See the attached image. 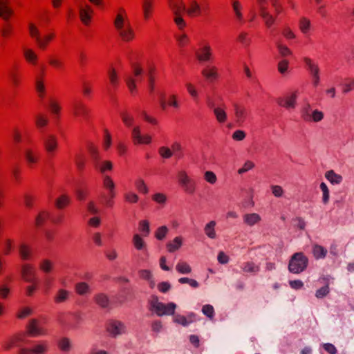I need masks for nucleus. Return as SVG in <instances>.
Listing matches in <instances>:
<instances>
[{
  "label": "nucleus",
  "mask_w": 354,
  "mask_h": 354,
  "mask_svg": "<svg viewBox=\"0 0 354 354\" xmlns=\"http://www.w3.org/2000/svg\"><path fill=\"white\" fill-rule=\"evenodd\" d=\"M113 26L122 41L131 42L136 38L134 29L124 8L118 9L113 20Z\"/></svg>",
  "instance_id": "f257e3e1"
},
{
  "label": "nucleus",
  "mask_w": 354,
  "mask_h": 354,
  "mask_svg": "<svg viewBox=\"0 0 354 354\" xmlns=\"http://www.w3.org/2000/svg\"><path fill=\"white\" fill-rule=\"evenodd\" d=\"M102 186L104 190L100 195L102 200V204L106 207H113L114 205V199L117 196L116 185L113 178L108 175H104L102 178Z\"/></svg>",
  "instance_id": "f03ea898"
},
{
  "label": "nucleus",
  "mask_w": 354,
  "mask_h": 354,
  "mask_svg": "<svg viewBox=\"0 0 354 354\" xmlns=\"http://www.w3.org/2000/svg\"><path fill=\"white\" fill-rule=\"evenodd\" d=\"M28 30L29 36L41 50H45L55 38V33L53 32H49L41 35L38 26L32 22L28 24Z\"/></svg>",
  "instance_id": "7ed1b4c3"
},
{
  "label": "nucleus",
  "mask_w": 354,
  "mask_h": 354,
  "mask_svg": "<svg viewBox=\"0 0 354 354\" xmlns=\"http://www.w3.org/2000/svg\"><path fill=\"white\" fill-rule=\"evenodd\" d=\"M148 303L149 310L154 312L159 317L174 315L176 308L174 303L165 304L159 301L158 297L156 295H151Z\"/></svg>",
  "instance_id": "20e7f679"
},
{
  "label": "nucleus",
  "mask_w": 354,
  "mask_h": 354,
  "mask_svg": "<svg viewBox=\"0 0 354 354\" xmlns=\"http://www.w3.org/2000/svg\"><path fill=\"white\" fill-rule=\"evenodd\" d=\"M41 152L36 145L31 140L26 142L24 149L25 162L29 168L36 167L41 161Z\"/></svg>",
  "instance_id": "39448f33"
},
{
  "label": "nucleus",
  "mask_w": 354,
  "mask_h": 354,
  "mask_svg": "<svg viewBox=\"0 0 354 354\" xmlns=\"http://www.w3.org/2000/svg\"><path fill=\"white\" fill-rule=\"evenodd\" d=\"M308 263V259L304 253H295L289 261V271L294 274H299L306 270Z\"/></svg>",
  "instance_id": "423d86ee"
},
{
  "label": "nucleus",
  "mask_w": 354,
  "mask_h": 354,
  "mask_svg": "<svg viewBox=\"0 0 354 354\" xmlns=\"http://www.w3.org/2000/svg\"><path fill=\"white\" fill-rule=\"evenodd\" d=\"M168 6L174 16V21L177 28L180 31H184L187 26L186 21L181 16V14L183 12L184 7L181 4L176 5V3H175L174 0H169Z\"/></svg>",
  "instance_id": "0eeeda50"
},
{
  "label": "nucleus",
  "mask_w": 354,
  "mask_h": 354,
  "mask_svg": "<svg viewBox=\"0 0 354 354\" xmlns=\"http://www.w3.org/2000/svg\"><path fill=\"white\" fill-rule=\"evenodd\" d=\"M176 5L181 4L183 7V12L190 17H197L202 15L205 9L202 8L197 0H189L186 5L182 0H174Z\"/></svg>",
  "instance_id": "6e6552de"
},
{
  "label": "nucleus",
  "mask_w": 354,
  "mask_h": 354,
  "mask_svg": "<svg viewBox=\"0 0 354 354\" xmlns=\"http://www.w3.org/2000/svg\"><path fill=\"white\" fill-rule=\"evenodd\" d=\"M306 69L308 71L312 76L313 84L317 87L320 82V69L318 64L308 57L302 58Z\"/></svg>",
  "instance_id": "1a4fd4ad"
},
{
  "label": "nucleus",
  "mask_w": 354,
  "mask_h": 354,
  "mask_svg": "<svg viewBox=\"0 0 354 354\" xmlns=\"http://www.w3.org/2000/svg\"><path fill=\"white\" fill-rule=\"evenodd\" d=\"M177 178L179 185L185 193L188 194H194L196 189V183L188 176L185 171H179L177 174Z\"/></svg>",
  "instance_id": "9d476101"
},
{
  "label": "nucleus",
  "mask_w": 354,
  "mask_h": 354,
  "mask_svg": "<svg viewBox=\"0 0 354 354\" xmlns=\"http://www.w3.org/2000/svg\"><path fill=\"white\" fill-rule=\"evenodd\" d=\"M160 106L162 110L168 108L178 110L181 106L180 97L175 93H169L167 96L162 95L160 99Z\"/></svg>",
  "instance_id": "9b49d317"
},
{
  "label": "nucleus",
  "mask_w": 354,
  "mask_h": 354,
  "mask_svg": "<svg viewBox=\"0 0 354 354\" xmlns=\"http://www.w3.org/2000/svg\"><path fill=\"white\" fill-rule=\"evenodd\" d=\"M258 10L260 16L263 19L267 28L271 27L275 21L274 17L268 10V0H257Z\"/></svg>",
  "instance_id": "f8f14e48"
},
{
  "label": "nucleus",
  "mask_w": 354,
  "mask_h": 354,
  "mask_svg": "<svg viewBox=\"0 0 354 354\" xmlns=\"http://www.w3.org/2000/svg\"><path fill=\"white\" fill-rule=\"evenodd\" d=\"M142 73V68L140 66L136 65L133 68V75H129L125 78L127 86L132 95L136 93V83L141 80Z\"/></svg>",
  "instance_id": "ddd939ff"
},
{
  "label": "nucleus",
  "mask_w": 354,
  "mask_h": 354,
  "mask_svg": "<svg viewBox=\"0 0 354 354\" xmlns=\"http://www.w3.org/2000/svg\"><path fill=\"white\" fill-rule=\"evenodd\" d=\"M43 147L48 155L55 156L59 149L57 137L53 134H48L44 139Z\"/></svg>",
  "instance_id": "4468645a"
},
{
  "label": "nucleus",
  "mask_w": 354,
  "mask_h": 354,
  "mask_svg": "<svg viewBox=\"0 0 354 354\" xmlns=\"http://www.w3.org/2000/svg\"><path fill=\"white\" fill-rule=\"evenodd\" d=\"M301 117L306 122H318L324 118V113L318 110L311 111L310 106L307 104L301 110Z\"/></svg>",
  "instance_id": "2eb2a0df"
},
{
  "label": "nucleus",
  "mask_w": 354,
  "mask_h": 354,
  "mask_svg": "<svg viewBox=\"0 0 354 354\" xmlns=\"http://www.w3.org/2000/svg\"><path fill=\"white\" fill-rule=\"evenodd\" d=\"M79 17L81 22L86 26H88L93 19V9L87 3H82L79 6Z\"/></svg>",
  "instance_id": "dca6fc26"
},
{
  "label": "nucleus",
  "mask_w": 354,
  "mask_h": 354,
  "mask_svg": "<svg viewBox=\"0 0 354 354\" xmlns=\"http://www.w3.org/2000/svg\"><path fill=\"white\" fill-rule=\"evenodd\" d=\"M48 347L47 342L41 341L31 348H21L19 351V354H46L48 351Z\"/></svg>",
  "instance_id": "f3484780"
},
{
  "label": "nucleus",
  "mask_w": 354,
  "mask_h": 354,
  "mask_svg": "<svg viewBox=\"0 0 354 354\" xmlns=\"http://www.w3.org/2000/svg\"><path fill=\"white\" fill-rule=\"evenodd\" d=\"M212 48L209 44L205 42L196 52V57L201 62H207L213 59Z\"/></svg>",
  "instance_id": "a211bd4d"
},
{
  "label": "nucleus",
  "mask_w": 354,
  "mask_h": 354,
  "mask_svg": "<svg viewBox=\"0 0 354 354\" xmlns=\"http://www.w3.org/2000/svg\"><path fill=\"white\" fill-rule=\"evenodd\" d=\"M233 111L235 122L239 126L242 125L248 118V109L243 104L234 103L233 104Z\"/></svg>",
  "instance_id": "6ab92c4d"
},
{
  "label": "nucleus",
  "mask_w": 354,
  "mask_h": 354,
  "mask_svg": "<svg viewBox=\"0 0 354 354\" xmlns=\"http://www.w3.org/2000/svg\"><path fill=\"white\" fill-rule=\"evenodd\" d=\"M201 75L209 83L215 82L220 77L218 67L212 64L204 67L201 71Z\"/></svg>",
  "instance_id": "aec40b11"
},
{
  "label": "nucleus",
  "mask_w": 354,
  "mask_h": 354,
  "mask_svg": "<svg viewBox=\"0 0 354 354\" xmlns=\"http://www.w3.org/2000/svg\"><path fill=\"white\" fill-rule=\"evenodd\" d=\"M131 138L134 145H149L151 142V136L149 134L142 135L139 126L133 128Z\"/></svg>",
  "instance_id": "412c9836"
},
{
  "label": "nucleus",
  "mask_w": 354,
  "mask_h": 354,
  "mask_svg": "<svg viewBox=\"0 0 354 354\" xmlns=\"http://www.w3.org/2000/svg\"><path fill=\"white\" fill-rule=\"evenodd\" d=\"M27 333L30 336L38 337L47 334V330L37 319H31L27 326Z\"/></svg>",
  "instance_id": "4be33fe9"
},
{
  "label": "nucleus",
  "mask_w": 354,
  "mask_h": 354,
  "mask_svg": "<svg viewBox=\"0 0 354 354\" xmlns=\"http://www.w3.org/2000/svg\"><path fill=\"white\" fill-rule=\"evenodd\" d=\"M298 92L294 91L277 99V104L286 109H294L296 106Z\"/></svg>",
  "instance_id": "5701e85b"
},
{
  "label": "nucleus",
  "mask_w": 354,
  "mask_h": 354,
  "mask_svg": "<svg viewBox=\"0 0 354 354\" xmlns=\"http://www.w3.org/2000/svg\"><path fill=\"white\" fill-rule=\"evenodd\" d=\"M214 116L218 124H223L227 122L228 116L227 113V106L225 104H221L214 108L212 111Z\"/></svg>",
  "instance_id": "b1692460"
},
{
  "label": "nucleus",
  "mask_w": 354,
  "mask_h": 354,
  "mask_svg": "<svg viewBox=\"0 0 354 354\" xmlns=\"http://www.w3.org/2000/svg\"><path fill=\"white\" fill-rule=\"evenodd\" d=\"M14 15L10 0H0V18L8 21Z\"/></svg>",
  "instance_id": "393cba45"
},
{
  "label": "nucleus",
  "mask_w": 354,
  "mask_h": 354,
  "mask_svg": "<svg viewBox=\"0 0 354 354\" xmlns=\"http://www.w3.org/2000/svg\"><path fill=\"white\" fill-rule=\"evenodd\" d=\"M21 274L22 279L26 282L33 283L36 281L35 268L31 264H24L21 266Z\"/></svg>",
  "instance_id": "a878e982"
},
{
  "label": "nucleus",
  "mask_w": 354,
  "mask_h": 354,
  "mask_svg": "<svg viewBox=\"0 0 354 354\" xmlns=\"http://www.w3.org/2000/svg\"><path fill=\"white\" fill-rule=\"evenodd\" d=\"M90 113L88 106L82 102H76L73 106V113L75 117L87 118Z\"/></svg>",
  "instance_id": "bb28decb"
},
{
  "label": "nucleus",
  "mask_w": 354,
  "mask_h": 354,
  "mask_svg": "<svg viewBox=\"0 0 354 354\" xmlns=\"http://www.w3.org/2000/svg\"><path fill=\"white\" fill-rule=\"evenodd\" d=\"M38 268L42 273L49 275L55 270V263L51 259H43L39 262Z\"/></svg>",
  "instance_id": "cd10ccee"
},
{
  "label": "nucleus",
  "mask_w": 354,
  "mask_h": 354,
  "mask_svg": "<svg viewBox=\"0 0 354 354\" xmlns=\"http://www.w3.org/2000/svg\"><path fill=\"white\" fill-rule=\"evenodd\" d=\"M153 0H142V10L145 20L147 21L151 17L153 11Z\"/></svg>",
  "instance_id": "c85d7f7f"
},
{
  "label": "nucleus",
  "mask_w": 354,
  "mask_h": 354,
  "mask_svg": "<svg viewBox=\"0 0 354 354\" xmlns=\"http://www.w3.org/2000/svg\"><path fill=\"white\" fill-rule=\"evenodd\" d=\"M94 167L96 170L100 172L102 174H104L106 172L111 171L113 168V165L111 161L110 160H98L95 162H94Z\"/></svg>",
  "instance_id": "c756f323"
},
{
  "label": "nucleus",
  "mask_w": 354,
  "mask_h": 354,
  "mask_svg": "<svg viewBox=\"0 0 354 354\" xmlns=\"http://www.w3.org/2000/svg\"><path fill=\"white\" fill-rule=\"evenodd\" d=\"M23 55L25 60L31 65H37L38 62V55L35 51L29 48H26L23 50Z\"/></svg>",
  "instance_id": "7c9ffc66"
},
{
  "label": "nucleus",
  "mask_w": 354,
  "mask_h": 354,
  "mask_svg": "<svg viewBox=\"0 0 354 354\" xmlns=\"http://www.w3.org/2000/svg\"><path fill=\"white\" fill-rule=\"evenodd\" d=\"M19 254L22 260H30L32 257V248L29 245L22 243L19 247Z\"/></svg>",
  "instance_id": "2f4dec72"
},
{
  "label": "nucleus",
  "mask_w": 354,
  "mask_h": 354,
  "mask_svg": "<svg viewBox=\"0 0 354 354\" xmlns=\"http://www.w3.org/2000/svg\"><path fill=\"white\" fill-rule=\"evenodd\" d=\"M319 281L324 284V286L320 288L316 291L315 296L318 299L326 297L330 292L329 279L328 277H322Z\"/></svg>",
  "instance_id": "473e14b6"
},
{
  "label": "nucleus",
  "mask_w": 354,
  "mask_h": 354,
  "mask_svg": "<svg viewBox=\"0 0 354 354\" xmlns=\"http://www.w3.org/2000/svg\"><path fill=\"white\" fill-rule=\"evenodd\" d=\"M107 331L112 335L115 336L118 334H120L123 329V325L117 321H111L107 324Z\"/></svg>",
  "instance_id": "72a5a7b5"
},
{
  "label": "nucleus",
  "mask_w": 354,
  "mask_h": 354,
  "mask_svg": "<svg viewBox=\"0 0 354 354\" xmlns=\"http://www.w3.org/2000/svg\"><path fill=\"white\" fill-rule=\"evenodd\" d=\"M24 337L25 335L23 333H19L12 336L10 339L3 343V348L6 351L10 349L12 347L16 346L18 342H22Z\"/></svg>",
  "instance_id": "f704fd0d"
},
{
  "label": "nucleus",
  "mask_w": 354,
  "mask_h": 354,
  "mask_svg": "<svg viewBox=\"0 0 354 354\" xmlns=\"http://www.w3.org/2000/svg\"><path fill=\"white\" fill-rule=\"evenodd\" d=\"M195 319V315L194 313H191L187 317L180 315H177L174 317V322L183 326H186L194 322Z\"/></svg>",
  "instance_id": "c9c22d12"
},
{
  "label": "nucleus",
  "mask_w": 354,
  "mask_h": 354,
  "mask_svg": "<svg viewBox=\"0 0 354 354\" xmlns=\"http://www.w3.org/2000/svg\"><path fill=\"white\" fill-rule=\"evenodd\" d=\"M243 222L247 225L253 226L255 224L259 223L261 218L259 214L257 213L246 214L243 216Z\"/></svg>",
  "instance_id": "e433bc0d"
},
{
  "label": "nucleus",
  "mask_w": 354,
  "mask_h": 354,
  "mask_svg": "<svg viewBox=\"0 0 354 354\" xmlns=\"http://www.w3.org/2000/svg\"><path fill=\"white\" fill-rule=\"evenodd\" d=\"M70 295V291L64 288H60L57 291L54 297V301L56 304L65 302L69 299Z\"/></svg>",
  "instance_id": "4c0bfd02"
},
{
  "label": "nucleus",
  "mask_w": 354,
  "mask_h": 354,
  "mask_svg": "<svg viewBox=\"0 0 354 354\" xmlns=\"http://www.w3.org/2000/svg\"><path fill=\"white\" fill-rule=\"evenodd\" d=\"M299 28L304 35H308L311 30V22L307 17H303L299 20Z\"/></svg>",
  "instance_id": "58836bf2"
},
{
  "label": "nucleus",
  "mask_w": 354,
  "mask_h": 354,
  "mask_svg": "<svg viewBox=\"0 0 354 354\" xmlns=\"http://www.w3.org/2000/svg\"><path fill=\"white\" fill-rule=\"evenodd\" d=\"M185 86L191 98L194 101H197L199 98V91L196 86L190 82H187L185 83Z\"/></svg>",
  "instance_id": "ea45409f"
},
{
  "label": "nucleus",
  "mask_w": 354,
  "mask_h": 354,
  "mask_svg": "<svg viewBox=\"0 0 354 354\" xmlns=\"http://www.w3.org/2000/svg\"><path fill=\"white\" fill-rule=\"evenodd\" d=\"M174 37L178 46L181 48L187 46L190 42L189 36L183 31H180V32L176 33Z\"/></svg>",
  "instance_id": "a19ab883"
},
{
  "label": "nucleus",
  "mask_w": 354,
  "mask_h": 354,
  "mask_svg": "<svg viewBox=\"0 0 354 354\" xmlns=\"http://www.w3.org/2000/svg\"><path fill=\"white\" fill-rule=\"evenodd\" d=\"M183 239L180 236H176L172 241L168 242L166 247L168 252H174L181 247Z\"/></svg>",
  "instance_id": "79ce46f5"
},
{
  "label": "nucleus",
  "mask_w": 354,
  "mask_h": 354,
  "mask_svg": "<svg viewBox=\"0 0 354 354\" xmlns=\"http://www.w3.org/2000/svg\"><path fill=\"white\" fill-rule=\"evenodd\" d=\"M70 203V196L66 194H62L55 200V205L57 209H62L68 206Z\"/></svg>",
  "instance_id": "37998d69"
},
{
  "label": "nucleus",
  "mask_w": 354,
  "mask_h": 354,
  "mask_svg": "<svg viewBox=\"0 0 354 354\" xmlns=\"http://www.w3.org/2000/svg\"><path fill=\"white\" fill-rule=\"evenodd\" d=\"M328 253L327 250L323 246L315 244L313 246V254L316 259H324Z\"/></svg>",
  "instance_id": "c03bdc74"
},
{
  "label": "nucleus",
  "mask_w": 354,
  "mask_h": 354,
  "mask_svg": "<svg viewBox=\"0 0 354 354\" xmlns=\"http://www.w3.org/2000/svg\"><path fill=\"white\" fill-rule=\"evenodd\" d=\"M241 268L243 272L251 274H256L260 270L259 266L252 261L245 262Z\"/></svg>",
  "instance_id": "a18cd8bd"
},
{
  "label": "nucleus",
  "mask_w": 354,
  "mask_h": 354,
  "mask_svg": "<svg viewBox=\"0 0 354 354\" xmlns=\"http://www.w3.org/2000/svg\"><path fill=\"white\" fill-rule=\"evenodd\" d=\"M49 109L55 118H59L61 113L62 106L60 103L55 99H50L49 101Z\"/></svg>",
  "instance_id": "49530a36"
},
{
  "label": "nucleus",
  "mask_w": 354,
  "mask_h": 354,
  "mask_svg": "<svg viewBox=\"0 0 354 354\" xmlns=\"http://www.w3.org/2000/svg\"><path fill=\"white\" fill-rule=\"evenodd\" d=\"M135 187L136 190L142 194H147L149 192V187L145 183V180L141 178H137L134 182Z\"/></svg>",
  "instance_id": "de8ad7c7"
},
{
  "label": "nucleus",
  "mask_w": 354,
  "mask_h": 354,
  "mask_svg": "<svg viewBox=\"0 0 354 354\" xmlns=\"http://www.w3.org/2000/svg\"><path fill=\"white\" fill-rule=\"evenodd\" d=\"M132 243L135 248L138 250H144L147 247V245L144 239L138 234H136L133 235L132 239Z\"/></svg>",
  "instance_id": "09e8293b"
},
{
  "label": "nucleus",
  "mask_w": 354,
  "mask_h": 354,
  "mask_svg": "<svg viewBox=\"0 0 354 354\" xmlns=\"http://www.w3.org/2000/svg\"><path fill=\"white\" fill-rule=\"evenodd\" d=\"M75 290L77 294L84 295L91 292V288L86 282H79L75 284Z\"/></svg>",
  "instance_id": "8fccbe9b"
},
{
  "label": "nucleus",
  "mask_w": 354,
  "mask_h": 354,
  "mask_svg": "<svg viewBox=\"0 0 354 354\" xmlns=\"http://www.w3.org/2000/svg\"><path fill=\"white\" fill-rule=\"evenodd\" d=\"M325 177L332 184H339L342 180V176L337 174L335 173L333 170L328 171L325 174Z\"/></svg>",
  "instance_id": "3c124183"
},
{
  "label": "nucleus",
  "mask_w": 354,
  "mask_h": 354,
  "mask_svg": "<svg viewBox=\"0 0 354 354\" xmlns=\"http://www.w3.org/2000/svg\"><path fill=\"white\" fill-rule=\"evenodd\" d=\"M215 226H216V222L214 221H212L209 222L205 226L204 231L205 234L210 239H215L216 232H215Z\"/></svg>",
  "instance_id": "603ef678"
},
{
  "label": "nucleus",
  "mask_w": 354,
  "mask_h": 354,
  "mask_svg": "<svg viewBox=\"0 0 354 354\" xmlns=\"http://www.w3.org/2000/svg\"><path fill=\"white\" fill-rule=\"evenodd\" d=\"M124 200L130 204L137 203L139 201L138 195L133 191H128L124 194Z\"/></svg>",
  "instance_id": "864d4df0"
},
{
  "label": "nucleus",
  "mask_w": 354,
  "mask_h": 354,
  "mask_svg": "<svg viewBox=\"0 0 354 354\" xmlns=\"http://www.w3.org/2000/svg\"><path fill=\"white\" fill-rule=\"evenodd\" d=\"M138 230L143 236H148L150 233L149 222L147 220H141L138 223Z\"/></svg>",
  "instance_id": "5fc2aeb1"
},
{
  "label": "nucleus",
  "mask_w": 354,
  "mask_h": 354,
  "mask_svg": "<svg viewBox=\"0 0 354 354\" xmlns=\"http://www.w3.org/2000/svg\"><path fill=\"white\" fill-rule=\"evenodd\" d=\"M232 7L236 19L240 22H243V16L241 12L242 6L241 3L239 1H234Z\"/></svg>",
  "instance_id": "6e6d98bb"
},
{
  "label": "nucleus",
  "mask_w": 354,
  "mask_h": 354,
  "mask_svg": "<svg viewBox=\"0 0 354 354\" xmlns=\"http://www.w3.org/2000/svg\"><path fill=\"white\" fill-rule=\"evenodd\" d=\"M176 269L180 274H189L192 272L191 266L185 261L178 262Z\"/></svg>",
  "instance_id": "4d7b16f0"
},
{
  "label": "nucleus",
  "mask_w": 354,
  "mask_h": 354,
  "mask_svg": "<svg viewBox=\"0 0 354 354\" xmlns=\"http://www.w3.org/2000/svg\"><path fill=\"white\" fill-rule=\"evenodd\" d=\"M35 89L39 97L44 98L46 94V87L44 81L41 79H37L35 83Z\"/></svg>",
  "instance_id": "13d9d810"
},
{
  "label": "nucleus",
  "mask_w": 354,
  "mask_h": 354,
  "mask_svg": "<svg viewBox=\"0 0 354 354\" xmlns=\"http://www.w3.org/2000/svg\"><path fill=\"white\" fill-rule=\"evenodd\" d=\"M354 90V78L345 80L342 85V93L346 94Z\"/></svg>",
  "instance_id": "bf43d9fd"
},
{
  "label": "nucleus",
  "mask_w": 354,
  "mask_h": 354,
  "mask_svg": "<svg viewBox=\"0 0 354 354\" xmlns=\"http://www.w3.org/2000/svg\"><path fill=\"white\" fill-rule=\"evenodd\" d=\"M168 232L169 229L167 226H160L156 229L154 236L159 241L163 240L167 236Z\"/></svg>",
  "instance_id": "052dcab7"
},
{
  "label": "nucleus",
  "mask_w": 354,
  "mask_h": 354,
  "mask_svg": "<svg viewBox=\"0 0 354 354\" xmlns=\"http://www.w3.org/2000/svg\"><path fill=\"white\" fill-rule=\"evenodd\" d=\"M48 118L44 114H38L35 118V125L37 128H43L48 125Z\"/></svg>",
  "instance_id": "680f3d73"
},
{
  "label": "nucleus",
  "mask_w": 354,
  "mask_h": 354,
  "mask_svg": "<svg viewBox=\"0 0 354 354\" xmlns=\"http://www.w3.org/2000/svg\"><path fill=\"white\" fill-rule=\"evenodd\" d=\"M108 75L111 84L113 88H116L119 84V77L116 71L114 68L110 69Z\"/></svg>",
  "instance_id": "e2e57ef3"
},
{
  "label": "nucleus",
  "mask_w": 354,
  "mask_h": 354,
  "mask_svg": "<svg viewBox=\"0 0 354 354\" xmlns=\"http://www.w3.org/2000/svg\"><path fill=\"white\" fill-rule=\"evenodd\" d=\"M237 41L244 46H248L251 43V38L248 32H241L238 35Z\"/></svg>",
  "instance_id": "0e129e2a"
},
{
  "label": "nucleus",
  "mask_w": 354,
  "mask_h": 354,
  "mask_svg": "<svg viewBox=\"0 0 354 354\" xmlns=\"http://www.w3.org/2000/svg\"><path fill=\"white\" fill-rule=\"evenodd\" d=\"M95 301L97 304L102 308H105L109 305L108 297L104 294H99L95 297Z\"/></svg>",
  "instance_id": "69168bd1"
},
{
  "label": "nucleus",
  "mask_w": 354,
  "mask_h": 354,
  "mask_svg": "<svg viewBox=\"0 0 354 354\" xmlns=\"http://www.w3.org/2000/svg\"><path fill=\"white\" fill-rule=\"evenodd\" d=\"M50 216V213L47 211L41 212L36 217L35 224L37 226L41 225Z\"/></svg>",
  "instance_id": "338daca9"
},
{
  "label": "nucleus",
  "mask_w": 354,
  "mask_h": 354,
  "mask_svg": "<svg viewBox=\"0 0 354 354\" xmlns=\"http://www.w3.org/2000/svg\"><path fill=\"white\" fill-rule=\"evenodd\" d=\"M203 313L207 316L209 319H213L214 317V309L210 304H205L202 308Z\"/></svg>",
  "instance_id": "774afa93"
}]
</instances>
